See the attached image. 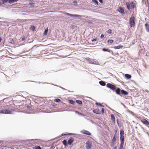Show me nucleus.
<instances>
[{
    "label": "nucleus",
    "instance_id": "43",
    "mask_svg": "<svg viewBox=\"0 0 149 149\" xmlns=\"http://www.w3.org/2000/svg\"><path fill=\"white\" fill-rule=\"evenodd\" d=\"M107 32L109 34H111L112 33V30L111 29H108Z\"/></svg>",
    "mask_w": 149,
    "mask_h": 149
},
{
    "label": "nucleus",
    "instance_id": "52",
    "mask_svg": "<svg viewBox=\"0 0 149 149\" xmlns=\"http://www.w3.org/2000/svg\"><path fill=\"white\" fill-rule=\"evenodd\" d=\"M104 36V35L103 34H102L100 36L101 38L102 39Z\"/></svg>",
    "mask_w": 149,
    "mask_h": 149
},
{
    "label": "nucleus",
    "instance_id": "2",
    "mask_svg": "<svg viewBox=\"0 0 149 149\" xmlns=\"http://www.w3.org/2000/svg\"><path fill=\"white\" fill-rule=\"evenodd\" d=\"M125 3L127 9L129 11H130L131 8L134 9V8H136V6L133 1H131L130 3V4L127 2H126Z\"/></svg>",
    "mask_w": 149,
    "mask_h": 149
},
{
    "label": "nucleus",
    "instance_id": "51",
    "mask_svg": "<svg viewBox=\"0 0 149 149\" xmlns=\"http://www.w3.org/2000/svg\"><path fill=\"white\" fill-rule=\"evenodd\" d=\"M98 1L100 3L103 4L104 1L103 0H98Z\"/></svg>",
    "mask_w": 149,
    "mask_h": 149
},
{
    "label": "nucleus",
    "instance_id": "31",
    "mask_svg": "<svg viewBox=\"0 0 149 149\" xmlns=\"http://www.w3.org/2000/svg\"><path fill=\"white\" fill-rule=\"evenodd\" d=\"M34 0H29V4L30 5L32 6L35 4L33 3Z\"/></svg>",
    "mask_w": 149,
    "mask_h": 149
},
{
    "label": "nucleus",
    "instance_id": "5",
    "mask_svg": "<svg viewBox=\"0 0 149 149\" xmlns=\"http://www.w3.org/2000/svg\"><path fill=\"white\" fill-rule=\"evenodd\" d=\"M61 13L63 14H65V15H67L68 16L72 17H77V18L81 17L82 16L80 15L77 14H72L69 13L67 12H64L63 11H61L60 12Z\"/></svg>",
    "mask_w": 149,
    "mask_h": 149
},
{
    "label": "nucleus",
    "instance_id": "64",
    "mask_svg": "<svg viewBox=\"0 0 149 149\" xmlns=\"http://www.w3.org/2000/svg\"><path fill=\"white\" fill-rule=\"evenodd\" d=\"M113 149H117V147L116 146H115L113 148Z\"/></svg>",
    "mask_w": 149,
    "mask_h": 149
},
{
    "label": "nucleus",
    "instance_id": "46",
    "mask_svg": "<svg viewBox=\"0 0 149 149\" xmlns=\"http://www.w3.org/2000/svg\"><path fill=\"white\" fill-rule=\"evenodd\" d=\"M101 112L102 114L104 113V108H102L101 109Z\"/></svg>",
    "mask_w": 149,
    "mask_h": 149
},
{
    "label": "nucleus",
    "instance_id": "44",
    "mask_svg": "<svg viewBox=\"0 0 149 149\" xmlns=\"http://www.w3.org/2000/svg\"><path fill=\"white\" fill-rule=\"evenodd\" d=\"M34 149H41V147L39 146L34 147Z\"/></svg>",
    "mask_w": 149,
    "mask_h": 149
},
{
    "label": "nucleus",
    "instance_id": "59",
    "mask_svg": "<svg viewBox=\"0 0 149 149\" xmlns=\"http://www.w3.org/2000/svg\"><path fill=\"white\" fill-rule=\"evenodd\" d=\"M9 55L10 56H12L13 55H14L13 54H12V53H9Z\"/></svg>",
    "mask_w": 149,
    "mask_h": 149
},
{
    "label": "nucleus",
    "instance_id": "45",
    "mask_svg": "<svg viewBox=\"0 0 149 149\" xmlns=\"http://www.w3.org/2000/svg\"><path fill=\"white\" fill-rule=\"evenodd\" d=\"M27 38L25 36H23L22 38V39L21 40V41H24V40L26 38Z\"/></svg>",
    "mask_w": 149,
    "mask_h": 149
},
{
    "label": "nucleus",
    "instance_id": "39",
    "mask_svg": "<svg viewBox=\"0 0 149 149\" xmlns=\"http://www.w3.org/2000/svg\"><path fill=\"white\" fill-rule=\"evenodd\" d=\"M73 3L74 6H76L77 5V2L76 1L74 0L73 2Z\"/></svg>",
    "mask_w": 149,
    "mask_h": 149
},
{
    "label": "nucleus",
    "instance_id": "10",
    "mask_svg": "<svg viewBox=\"0 0 149 149\" xmlns=\"http://www.w3.org/2000/svg\"><path fill=\"white\" fill-rule=\"evenodd\" d=\"M14 110L12 109H6L5 114H11L13 113Z\"/></svg>",
    "mask_w": 149,
    "mask_h": 149
},
{
    "label": "nucleus",
    "instance_id": "35",
    "mask_svg": "<svg viewBox=\"0 0 149 149\" xmlns=\"http://www.w3.org/2000/svg\"><path fill=\"white\" fill-rule=\"evenodd\" d=\"M120 141H123V142L125 141L124 136H120Z\"/></svg>",
    "mask_w": 149,
    "mask_h": 149
},
{
    "label": "nucleus",
    "instance_id": "32",
    "mask_svg": "<svg viewBox=\"0 0 149 149\" xmlns=\"http://www.w3.org/2000/svg\"><path fill=\"white\" fill-rule=\"evenodd\" d=\"M1 2L3 4H6L8 2L9 3V0H1Z\"/></svg>",
    "mask_w": 149,
    "mask_h": 149
},
{
    "label": "nucleus",
    "instance_id": "49",
    "mask_svg": "<svg viewBox=\"0 0 149 149\" xmlns=\"http://www.w3.org/2000/svg\"><path fill=\"white\" fill-rule=\"evenodd\" d=\"M116 139L113 137V138L112 139L111 141H114L115 142H116Z\"/></svg>",
    "mask_w": 149,
    "mask_h": 149
},
{
    "label": "nucleus",
    "instance_id": "57",
    "mask_svg": "<svg viewBox=\"0 0 149 149\" xmlns=\"http://www.w3.org/2000/svg\"><path fill=\"white\" fill-rule=\"evenodd\" d=\"M113 138H115L116 139V137H117V134H114V136H113Z\"/></svg>",
    "mask_w": 149,
    "mask_h": 149
},
{
    "label": "nucleus",
    "instance_id": "17",
    "mask_svg": "<svg viewBox=\"0 0 149 149\" xmlns=\"http://www.w3.org/2000/svg\"><path fill=\"white\" fill-rule=\"evenodd\" d=\"M107 82L105 81H99V84L101 86H104L106 85V83Z\"/></svg>",
    "mask_w": 149,
    "mask_h": 149
},
{
    "label": "nucleus",
    "instance_id": "15",
    "mask_svg": "<svg viewBox=\"0 0 149 149\" xmlns=\"http://www.w3.org/2000/svg\"><path fill=\"white\" fill-rule=\"evenodd\" d=\"M123 47V46L122 45H118L117 46H114L113 48L115 49H120Z\"/></svg>",
    "mask_w": 149,
    "mask_h": 149
},
{
    "label": "nucleus",
    "instance_id": "27",
    "mask_svg": "<svg viewBox=\"0 0 149 149\" xmlns=\"http://www.w3.org/2000/svg\"><path fill=\"white\" fill-rule=\"evenodd\" d=\"M8 42L10 44H14V40L11 38L9 39Z\"/></svg>",
    "mask_w": 149,
    "mask_h": 149
},
{
    "label": "nucleus",
    "instance_id": "16",
    "mask_svg": "<svg viewBox=\"0 0 149 149\" xmlns=\"http://www.w3.org/2000/svg\"><path fill=\"white\" fill-rule=\"evenodd\" d=\"M31 81V82H33L36 83H38V84H51V85H54V84H51V83H48V82H37V81Z\"/></svg>",
    "mask_w": 149,
    "mask_h": 149
},
{
    "label": "nucleus",
    "instance_id": "12",
    "mask_svg": "<svg viewBox=\"0 0 149 149\" xmlns=\"http://www.w3.org/2000/svg\"><path fill=\"white\" fill-rule=\"evenodd\" d=\"M142 122L146 125H149V122L146 119H143L141 120Z\"/></svg>",
    "mask_w": 149,
    "mask_h": 149
},
{
    "label": "nucleus",
    "instance_id": "25",
    "mask_svg": "<svg viewBox=\"0 0 149 149\" xmlns=\"http://www.w3.org/2000/svg\"><path fill=\"white\" fill-rule=\"evenodd\" d=\"M76 102L80 105H82V101L80 100H77L75 101Z\"/></svg>",
    "mask_w": 149,
    "mask_h": 149
},
{
    "label": "nucleus",
    "instance_id": "29",
    "mask_svg": "<svg viewBox=\"0 0 149 149\" xmlns=\"http://www.w3.org/2000/svg\"><path fill=\"white\" fill-rule=\"evenodd\" d=\"M95 104L98 106L102 107H104V106L101 103H98V102H96L95 103Z\"/></svg>",
    "mask_w": 149,
    "mask_h": 149
},
{
    "label": "nucleus",
    "instance_id": "33",
    "mask_svg": "<svg viewBox=\"0 0 149 149\" xmlns=\"http://www.w3.org/2000/svg\"><path fill=\"white\" fill-rule=\"evenodd\" d=\"M92 2L94 3L95 5H98L99 3L97 0H92Z\"/></svg>",
    "mask_w": 149,
    "mask_h": 149
},
{
    "label": "nucleus",
    "instance_id": "7",
    "mask_svg": "<svg viewBox=\"0 0 149 149\" xmlns=\"http://www.w3.org/2000/svg\"><path fill=\"white\" fill-rule=\"evenodd\" d=\"M80 132L83 134L91 136V133L88 131L85 130H83L81 131Z\"/></svg>",
    "mask_w": 149,
    "mask_h": 149
},
{
    "label": "nucleus",
    "instance_id": "1",
    "mask_svg": "<svg viewBox=\"0 0 149 149\" xmlns=\"http://www.w3.org/2000/svg\"><path fill=\"white\" fill-rule=\"evenodd\" d=\"M106 87L109 88L113 92H115L116 94L121 97H122L121 94L124 95H127L128 93L124 89H121L120 88L116 86V85L113 83H107Z\"/></svg>",
    "mask_w": 149,
    "mask_h": 149
},
{
    "label": "nucleus",
    "instance_id": "6",
    "mask_svg": "<svg viewBox=\"0 0 149 149\" xmlns=\"http://www.w3.org/2000/svg\"><path fill=\"white\" fill-rule=\"evenodd\" d=\"M116 10L121 14L122 15H124L125 14L124 9L121 6L118 7Z\"/></svg>",
    "mask_w": 149,
    "mask_h": 149
},
{
    "label": "nucleus",
    "instance_id": "36",
    "mask_svg": "<svg viewBox=\"0 0 149 149\" xmlns=\"http://www.w3.org/2000/svg\"><path fill=\"white\" fill-rule=\"evenodd\" d=\"M54 101L56 102L59 103L61 102V100L60 99L57 98L55 99L54 100Z\"/></svg>",
    "mask_w": 149,
    "mask_h": 149
},
{
    "label": "nucleus",
    "instance_id": "3",
    "mask_svg": "<svg viewBox=\"0 0 149 149\" xmlns=\"http://www.w3.org/2000/svg\"><path fill=\"white\" fill-rule=\"evenodd\" d=\"M86 59L88 62L91 64L100 65L98 61L96 59L91 58L89 57L86 58Z\"/></svg>",
    "mask_w": 149,
    "mask_h": 149
},
{
    "label": "nucleus",
    "instance_id": "56",
    "mask_svg": "<svg viewBox=\"0 0 149 149\" xmlns=\"http://www.w3.org/2000/svg\"><path fill=\"white\" fill-rule=\"evenodd\" d=\"M106 106L108 107V108L109 109H110V110H111V111H114L115 110H114L113 109H112L110 107H108V106H107V105H106Z\"/></svg>",
    "mask_w": 149,
    "mask_h": 149
},
{
    "label": "nucleus",
    "instance_id": "28",
    "mask_svg": "<svg viewBox=\"0 0 149 149\" xmlns=\"http://www.w3.org/2000/svg\"><path fill=\"white\" fill-rule=\"evenodd\" d=\"M36 29L35 26L33 25H32L30 27V29L33 31H34Z\"/></svg>",
    "mask_w": 149,
    "mask_h": 149
},
{
    "label": "nucleus",
    "instance_id": "42",
    "mask_svg": "<svg viewBox=\"0 0 149 149\" xmlns=\"http://www.w3.org/2000/svg\"><path fill=\"white\" fill-rule=\"evenodd\" d=\"M97 38H94L91 39V41L93 42H94V41H97Z\"/></svg>",
    "mask_w": 149,
    "mask_h": 149
},
{
    "label": "nucleus",
    "instance_id": "40",
    "mask_svg": "<svg viewBox=\"0 0 149 149\" xmlns=\"http://www.w3.org/2000/svg\"><path fill=\"white\" fill-rule=\"evenodd\" d=\"M75 113L76 114H77L79 115H83V114L81 113L80 112H79L78 111H75Z\"/></svg>",
    "mask_w": 149,
    "mask_h": 149
},
{
    "label": "nucleus",
    "instance_id": "18",
    "mask_svg": "<svg viewBox=\"0 0 149 149\" xmlns=\"http://www.w3.org/2000/svg\"><path fill=\"white\" fill-rule=\"evenodd\" d=\"M145 26L146 31L149 32V24L148 23L146 22L145 24Z\"/></svg>",
    "mask_w": 149,
    "mask_h": 149
},
{
    "label": "nucleus",
    "instance_id": "21",
    "mask_svg": "<svg viewBox=\"0 0 149 149\" xmlns=\"http://www.w3.org/2000/svg\"><path fill=\"white\" fill-rule=\"evenodd\" d=\"M68 141L65 139H64L62 141L63 144L64 146H67L68 145Z\"/></svg>",
    "mask_w": 149,
    "mask_h": 149
},
{
    "label": "nucleus",
    "instance_id": "50",
    "mask_svg": "<svg viewBox=\"0 0 149 149\" xmlns=\"http://www.w3.org/2000/svg\"><path fill=\"white\" fill-rule=\"evenodd\" d=\"M115 142L114 141H112V142L111 143V146H114V144L115 143Z\"/></svg>",
    "mask_w": 149,
    "mask_h": 149
},
{
    "label": "nucleus",
    "instance_id": "62",
    "mask_svg": "<svg viewBox=\"0 0 149 149\" xmlns=\"http://www.w3.org/2000/svg\"><path fill=\"white\" fill-rule=\"evenodd\" d=\"M23 113H29L27 111H25V112H23Z\"/></svg>",
    "mask_w": 149,
    "mask_h": 149
},
{
    "label": "nucleus",
    "instance_id": "23",
    "mask_svg": "<svg viewBox=\"0 0 149 149\" xmlns=\"http://www.w3.org/2000/svg\"><path fill=\"white\" fill-rule=\"evenodd\" d=\"M68 102L69 104L72 105H74L75 104V101L71 99L69 100Z\"/></svg>",
    "mask_w": 149,
    "mask_h": 149
},
{
    "label": "nucleus",
    "instance_id": "24",
    "mask_svg": "<svg viewBox=\"0 0 149 149\" xmlns=\"http://www.w3.org/2000/svg\"><path fill=\"white\" fill-rule=\"evenodd\" d=\"M48 29L47 27L44 30V32L43 33V35L44 36H46L48 32Z\"/></svg>",
    "mask_w": 149,
    "mask_h": 149
},
{
    "label": "nucleus",
    "instance_id": "58",
    "mask_svg": "<svg viewBox=\"0 0 149 149\" xmlns=\"http://www.w3.org/2000/svg\"><path fill=\"white\" fill-rule=\"evenodd\" d=\"M36 140H38L37 139H31V140H28L27 141H30Z\"/></svg>",
    "mask_w": 149,
    "mask_h": 149
},
{
    "label": "nucleus",
    "instance_id": "26",
    "mask_svg": "<svg viewBox=\"0 0 149 149\" xmlns=\"http://www.w3.org/2000/svg\"><path fill=\"white\" fill-rule=\"evenodd\" d=\"M19 0H9V3L10 4L13 3L17 2Z\"/></svg>",
    "mask_w": 149,
    "mask_h": 149
},
{
    "label": "nucleus",
    "instance_id": "4",
    "mask_svg": "<svg viewBox=\"0 0 149 149\" xmlns=\"http://www.w3.org/2000/svg\"><path fill=\"white\" fill-rule=\"evenodd\" d=\"M129 24L131 27H134L135 24V17L133 15H132L129 19Z\"/></svg>",
    "mask_w": 149,
    "mask_h": 149
},
{
    "label": "nucleus",
    "instance_id": "54",
    "mask_svg": "<svg viewBox=\"0 0 149 149\" xmlns=\"http://www.w3.org/2000/svg\"><path fill=\"white\" fill-rule=\"evenodd\" d=\"M57 105V104H55L53 103L52 104V106L54 107H56V106Z\"/></svg>",
    "mask_w": 149,
    "mask_h": 149
},
{
    "label": "nucleus",
    "instance_id": "13",
    "mask_svg": "<svg viewBox=\"0 0 149 149\" xmlns=\"http://www.w3.org/2000/svg\"><path fill=\"white\" fill-rule=\"evenodd\" d=\"M111 119L112 121L114 123H116V118L115 117L113 114H111Z\"/></svg>",
    "mask_w": 149,
    "mask_h": 149
},
{
    "label": "nucleus",
    "instance_id": "63",
    "mask_svg": "<svg viewBox=\"0 0 149 149\" xmlns=\"http://www.w3.org/2000/svg\"><path fill=\"white\" fill-rule=\"evenodd\" d=\"M7 98H4V99H3V100H2L3 101V102H4V101H5V100H6Z\"/></svg>",
    "mask_w": 149,
    "mask_h": 149
},
{
    "label": "nucleus",
    "instance_id": "8",
    "mask_svg": "<svg viewBox=\"0 0 149 149\" xmlns=\"http://www.w3.org/2000/svg\"><path fill=\"white\" fill-rule=\"evenodd\" d=\"M85 144L86 145V149H91V144L89 141H87Z\"/></svg>",
    "mask_w": 149,
    "mask_h": 149
},
{
    "label": "nucleus",
    "instance_id": "20",
    "mask_svg": "<svg viewBox=\"0 0 149 149\" xmlns=\"http://www.w3.org/2000/svg\"><path fill=\"white\" fill-rule=\"evenodd\" d=\"M116 121L118 127H120L122 126V124L121 121H120L118 119H116Z\"/></svg>",
    "mask_w": 149,
    "mask_h": 149
},
{
    "label": "nucleus",
    "instance_id": "14",
    "mask_svg": "<svg viewBox=\"0 0 149 149\" xmlns=\"http://www.w3.org/2000/svg\"><path fill=\"white\" fill-rule=\"evenodd\" d=\"M92 111L93 112V113H95L97 114H100L101 113V111L98 109H94Z\"/></svg>",
    "mask_w": 149,
    "mask_h": 149
},
{
    "label": "nucleus",
    "instance_id": "38",
    "mask_svg": "<svg viewBox=\"0 0 149 149\" xmlns=\"http://www.w3.org/2000/svg\"><path fill=\"white\" fill-rule=\"evenodd\" d=\"M6 109H3L0 110V113L5 114Z\"/></svg>",
    "mask_w": 149,
    "mask_h": 149
},
{
    "label": "nucleus",
    "instance_id": "11",
    "mask_svg": "<svg viewBox=\"0 0 149 149\" xmlns=\"http://www.w3.org/2000/svg\"><path fill=\"white\" fill-rule=\"evenodd\" d=\"M74 140V139L73 138L71 137L70 138L68 141V145H72Z\"/></svg>",
    "mask_w": 149,
    "mask_h": 149
},
{
    "label": "nucleus",
    "instance_id": "60",
    "mask_svg": "<svg viewBox=\"0 0 149 149\" xmlns=\"http://www.w3.org/2000/svg\"><path fill=\"white\" fill-rule=\"evenodd\" d=\"M139 126L141 127V128L143 129L144 130V128H143V127H142V126L140 125V124H139Z\"/></svg>",
    "mask_w": 149,
    "mask_h": 149
},
{
    "label": "nucleus",
    "instance_id": "61",
    "mask_svg": "<svg viewBox=\"0 0 149 149\" xmlns=\"http://www.w3.org/2000/svg\"><path fill=\"white\" fill-rule=\"evenodd\" d=\"M114 132H115V134H116V133L117 132V130H114Z\"/></svg>",
    "mask_w": 149,
    "mask_h": 149
},
{
    "label": "nucleus",
    "instance_id": "47",
    "mask_svg": "<svg viewBox=\"0 0 149 149\" xmlns=\"http://www.w3.org/2000/svg\"><path fill=\"white\" fill-rule=\"evenodd\" d=\"M68 134L71 136H72L73 135H76L75 134L72 133H68Z\"/></svg>",
    "mask_w": 149,
    "mask_h": 149
},
{
    "label": "nucleus",
    "instance_id": "30",
    "mask_svg": "<svg viewBox=\"0 0 149 149\" xmlns=\"http://www.w3.org/2000/svg\"><path fill=\"white\" fill-rule=\"evenodd\" d=\"M32 104H33V102H31L30 103V106L27 105L26 106V107L27 109H30L33 107V106L32 105Z\"/></svg>",
    "mask_w": 149,
    "mask_h": 149
},
{
    "label": "nucleus",
    "instance_id": "19",
    "mask_svg": "<svg viewBox=\"0 0 149 149\" xmlns=\"http://www.w3.org/2000/svg\"><path fill=\"white\" fill-rule=\"evenodd\" d=\"M125 77L126 79H129L131 78L132 76L130 74H126L125 75Z\"/></svg>",
    "mask_w": 149,
    "mask_h": 149
},
{
    "label": "nucleus",
    "instance_id": "37",
    "mask_svg": "<svg viewBox=\"0 0 149 149\" xmlns=\"http://www.w3.org/2000/svg\"><path fill=\"white\" fill-rule=\"evenodd\" d=\"M114 42V40L112 39H108L107 40V42L110 44H112Z\"/></svg>",
    "mask_w": 149,
    "mask_h": 149
},
{
    "label": "nucleus",
    "instance_id": "34",
    "mask_svg": "<svg viewBox=\"0 0 149 149\" xmlns=\"http://www.w3.org/2000/svg\"><path fill=\"white\" fill-rule=\"evenodd\" d=\"M124 132L123 130H121L120 131V136H124Z\"/></svg>",
    "mask_w": 149,
    "mask_h": 149
},
{
    "label": "nucleus",
    "instance_id": "41",
    "mask_svg": "<svg viewBox=\"0 0 149 149\" xmlns=\"http://www.w3.org/2000/svg\"><path fill=\"white\" fill-rule=\"evenodd\" d=\"M54 86H56L57 87H60V88H62V89H63V90H67L65 88H63V87H61L60 86H58V85H55L54 84L53 85Z\"/></svg>",
    "mask_w": 149,
    "mask_h": 149
},
{
    "label": "nucleus",
    "instance_id": "53",
    "mask_svg": "<svg viewBox=\"0 0 149 149\" xmlns=\"http://www.w3.org/2000/svg\"><path fill=\"white\" fill-rule=\"evenodd\" d=\"M54 145L53 144H52L51 146H50V148L51 149H53V147H54Z\"/></svg>",
    "mask_w": 149,
    "mask_h": 149
},
{
    "label": "nucleus",
    "instance_id": "55",
    "mask_svg": "<svg viewBox=\"0 0 149 149\" xmlns=\"http://www.w3.org/2000/svg\"><path fill=\"white\" fill-rule=\"evenodd\" d=\"M67 134L66 133H63L61 134V135L59 136V137H60L61 136H63L65 135H66Z\"/></svg>",
    "mask_w": 149,
    "mask_h": 149
},
{
    "label": "nucleus",
    "instance_id": "48",
    "mask_svg": "<svg viewBox=\"0 0 149 149\" xmlns=\"http://www.w3.org/2000/svg\"><path fill=\"white\" fill-rule=\"evenodd\" d=\"M115 111V112H116L117 113V114H118L117 116H118V117H120V116H121V115L120 113L117 112V111Z\"/></svg>",
    "mask_w": 149,
    "mask_h": 149
},
{
    "label": "nucleus",
    "instance_id": "9",
    "mask_svg": "<svg viewBox=\"0 0 149 149\" xmlns=\"http://www.w3.org/2000/svg\"><path fill=\"white\" fill-rule=\"evenodd\" d=\"M102 51L104 52H108L109 53H111L112 55H113V53L112 51L107 48H104L102 49Z\"/></svg>",
    "mask_w": 149,
    "mask_h": 149
},
{
    "label": "nucleus",
    "instance_id": "22",
    "mask_svg": "<svg viewBox=\"0 0 149 149\" xmlns=\"http://www.w3.org/2000/svg\"><path fill=\"white\" fill-rule=\"evenodd\" d=\"M120 143L119 148V149H125L123 148L124 144V142L120 141Z\"/></svg>",
    "mask_w": 149,
    "mask_h": 149
}]
</instances>
